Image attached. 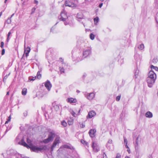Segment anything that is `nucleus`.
I'll list each match as a JSON object with an SVG mask.
<instances>
[{
	"label": "nucleus",
	"mask_w": 158,
	"mask_h": 158,
	"mask_svg": "<svg viewBox=\"0 0 158 158\" xmlns=\"http://www.w3.org/2000/svg\"><path fill=\"white\" fill-rule=\"evenodd\" d=\"M19 144L23 145L28 148H29L31 151L36 152H38L39 151H41L43 150H45L47 148V147L45 146H43L41 148L37 147L35 146H32L30 147L26 143L23 139H22V140L19 142Z\"/></svg>",
	"instance_id": "obj_1"
},
{
	"label": "nucleus",
	"mask_w": 158,
	"mask_h": 158,
	"mask_svg": "<svg viewBox=\"0 0 158 158\" xmlns=\"http://www.w3.org/2000/svg\"><path fill=\"white\" fill-rule=\"evenodd\" d=\"M55 132L54 131L49 132L48 138L44 140V142L47 143L52 140L55 136Z\"/></svg>",
	"instance_id": "obj_2"
},
{
	"label": "nucleus",
	"mask_w": 158,
	"mask_h": 158,
	"mask_svg": "<svg viewBox=\"0 0 158 158\" xmlns=\"http://www.w3.org/2000/svg\"><path fill=\"white\" fill-rule=\"evenodd\" d=\"M156 79L155 78H147V81L149 87L151 88L154 84Z\"/></svg>",
	"instance_id": "obj_3"
},
{
	"label": "nucleus",
	"mask_w": 158,
	"mask_h": 158,
	"mask_svg": "<svg viewBox=\"0 0 158 158\" xmlns=\"http://www.w3.org/2000/svg\"><path fill=\"white\" fill-rule=\"evenodd\" d=\"M92 147L95 152H97L100 150L99 147L97 145L96 142L94 141H92Z\"/></svg>",
	"instance_id": "obj_4"
},
{
	"label": "nucleus",
	"mask_w": 158,
	"mask_h": 158,
	"mask_svg": "<svg viewBox=\"0 0 158 158\" xmlns=\"http://www.w3.org/2000/svg\"><path fill=\"white\" fill-rule=\"evenodd\" d=\"M68 18V16L66 15V13L65 11H64L61 13L60 17L59 18V19L60 20L65 21Z\"/></svg>",
	"instance_id": "obj_5"
},
{
	"label": "nucleus",
	"mask_w": 158,
	"mask_h": 158,
	"mask_svg": "<svg viewBox=\"0 0 158 158\" xmlns=\"http://www.w3.org/2000/svg\"><path fill=\"white\" fill-rule=\"evenodd\" d=\"M148 77L147 78H155L156 79V74L152 70H150L148 74Z\"/></svg>",
	"instance_id": "obj_6"
},
{
	"label": "nucleus",
	"mask_w": 158,
	"mask_h": 158,
	"mask_svg": "<svg viewBox=\"0 0 158 158\" xmlns=\"http://www.w3.org/2000/svg\"><path fill=\"white\" fill-rule=\"evenodd\" d=\"M59 142V139L58 138H56L52 144V145L51 148V150L52 151L53 150L54 148L56 146L57 144Z\"/></svg>",
	"instance_id": "obj_7"
},
{
	"label": "nucleus",
	"mask_w": 158,
	"mask_h": 158,
	"mask_svg": "<svg viewBox=\"0 0 158 158\" xmlns=\"http://www.w3.org/2000/svg\"><path fill=\"white\" fill-rule=\"evenodd\" d=\"M6 153L8 155L13 156L16 155V152L13 149H10L7 151Z\"/></svg>",
	"instance_id": "obj_8"
},
{
	"label": "nucleus",
	"mask_w": 158,
	"mask_h": 158,
	"mask_svg": "<svg viewBox=\"0 0 158 158\" xmlns=\"http://www.w3.org/2000/svg\"><path fill=\"white\" fill-rule=\"evenodd\" d=\"M45 86L47 89L49 91L50 90L51 88L52 87V85L50 83V81L47 80L45 83Z\"/></svg>",
	"instance_id": "obj_9"
},
{
	"label": "nucleus",
	"mask_w": 158,
	"mask_h": 158,
	"mask_svg": "<svg viewBox=\"0 0 158 158\" xmlns=\"http://www.w3.org/2000/svg\"><path fill=\"white\" fill-rule=\"evenodd\" d=\"M96 131V130L95 129L90 130L89 132L90 136L92 138L94 137L95 135Z\"/></svg>",
	"instance_id": "obj_10"
},
{
	"label": "nucleus",
	"mask_w": 158,
	"mask_h": 158,
	"mask_svg": "<svg viewBox=\"0 0 158 158\" xmlns=\"http://www.w3.org/2000/svg\"><path fill=\"white\" fill-rule=\"evenodd\" d=\"M31 49L30 47H27L26 48H25V45H24V54L26 57L28 56L29 53Z\"/></svg>",
	"instance_id": "obj_11"
},
{
	"label": "nucleus",
	"mask_w": 158,
	"mask_h": 158,
	"mask_svg": "<svg viewBox=\"0 0 158 158\" xmlns=\"http://www.w3.org/2000/svg\"><path fill=\"white\" fill-rule=\"evenodd\" d=\"M91 53V51L90 49H86L84 51L83 53V56L84 57H86Z\"/></svg>",
	"instance_id": "obj_12"
},
{
	"label": "nucleus",
	"mask_w": 158,
	"mask_h": 158,
	"mask_svg": "<svg viewBox=\"0 0 158 158\" xmlns=\"http://www.w3.org/2000/svg\"><path fill=\"white\" fill-rule=\"evenodd\" d=\"M83 15L81 12L78 13L77 15V20L81 22V20L83 19Z\"/></svg>",
	"instance_id": "obj_13"
},
{
	"label": "nucleus",
	"mask_w": 158,
	"mask_h": 158,
	"mask_svg": "<svg viewBox=\"0 0 158 158\" xmlns=\"http://www.w3.org/2000/svg\"><path fill=\"white\" fill-rule=\"evenodd\" d=\"M96 114V113L95 111L92 110L89 111L88 113V115L87 116V118H91L93 116H95Z\"/></svg>",
	"instance_id": "obj_14"
},
{
	"label": "nucleus",
	"mask_w": 158,
	"mask_h": 158,
	"mask_svg": "<svg viewBox=\"0 0 158 158\" xmlns=\"http://www.w3.org/2000/svg\"><path fill=\"white\" fill-rule=\"evenodd\" d=\"M134 57L136 60L137 61H140L142 59L141 56L135 52L134 55Z\"/></svg>",
	"instance_id": "obj_15"
},
{
	"label": "nucleus",
	"mask_w": 158,
	"mask_h": 158,
	"mask_svg": "<svg viewBox=\"0 0 158 158\" xmlns=\"http://www.w3.org/2000/svg\"><path fill=\"white\" fill-rule=\"evenodd\" d=\"M65 4L66 6H68L69 7H74L76 6V5L74 4H72L69 2L66 1L65 2Z\"/></svg>",
	"instance_id": "obj_16"
},
{
	"label": "nucleus",
	"mask_w": 158,
	"mask_h": 158,
	"mask_svg": "<svg viewBox=\"0 0 158 158\" xmlns=\"http://www.w3.org/2000/svg\"><path fill=\"white\" fill-rule=\"evenodd\" d=\"M68 102L70 103H76L77 100L76 99H74L73 98H68L67 99Z\"/></svg>",
	"instance_id": "obj_17"
},
{
	"label": "nucleus",
	"mask_w": 158,
	"mask_h": 158,
	"mask_svg": "<svg viewBox=\"0 0 158 158\" xmlns=\"http://www.w3.org/2000/svg\"><path fill=\"white\" fill-rule=\"evenodd\" d=\"M145 116L148 118H152L153 116L152 114L150 111H148L146 113Z\"/></svg>",
	"instance_id": "obj_18"
},
{
	"label": "nucleus",
	"mask_w": 158,
	"mask_h": 158,
	"mask_svg": "<svg viewBox=\"0 0 158 158\" xmlns=\"http://www.w3.org/2000/svg\"><path fill=\"white\" fill-rule=\"evenodd\" d=\"M94 97V94L93 93H91L88 96V99L89 100L92 99Z\"/></svg>",
	"instance_id": "obj_19"
},
{
	"label": "nucleus",
	"mask_w": 158,
	"mask_h": 158,
	"mask_svg": "<svg viewBox=\"0 0 158 158\" xmlns=\"http://www.w3.org/2000/svg\"><path fill=\"white\" fill-rule=\"evenodd\" d=\"M63 147L64 148H65L71 150H74V148L72 146H70L67 145H63Z\"/></svg>",
	"instance_id": "obj_20"
},
{
	"label": "nucleus",
	"mask_w": 158,
	"mask_h": 158,
	"mask_svg": "<svg viewBox=\"0 0 158 158\" xmlns=\"http://www.w3.org/2000/svg\"><path fill=\"white\" fill-rule=\"evenodd\" d=\"M139 70L136 69L135 72V78H137L138 77V76H139Z\"/></svg>",
	"instance_id": "obj_21"
},
{
	"label": "nucleus",
	"mask_w": 158,
	"mask_h": 158,
	"mask_svg": "<svg viewBox=\"0 0 158 158\" xmlns=\"http://www.w3.org/2000/svg\"><path fill=\"white\" fill-rule=\"evenodd\" d=\"M27 92V89L26 88H24L22 91V95H26Z\"/></svg>",
	"instance_id": "obj_22"
},
{
	"label": "nucleus",
	"mask_w": 158,
	"mask_h": 158,
	"mask_svg": "<svg viewBox=\"0 0 158 158\" xmlns=\"http://www.w3.org/2000/svg\"><path fill=\"white\" fill-rule=\"evenodd\" d=\"M36 77H37V78L39 79H40L41 77V74L40 73V71H38L37 73Z\"/></svg>",
	"instance_id": "obj_23"
},
{
	"label": "nucleus",
	"mask_w": 158,
	"mask_h": 158,
	"mask_svg": "<svg viewBox=\"0 0 158 158\" xmlns=\"http://www.w3.org/2000/svg\"><path fill=\"white\" fill-rule=\"evenodd\" d=\"M138 48L140 50H142L144 48V45L143 44H141L138 46Z\"/></svg>",
	"instance_id": "obj_24"
},
{
	"label": "nucleus",
	"mask_w": 158,
	"mask_h": 158,
	"mask_svg": "<svg viewBox=\"0 0 158 158\" xmlns=\"http://www.w3.org/2000/svg\"><path fill=\"white\" fill-rule=\"evenodd\" d=\"M151 69H153L155 70L158 71V67L156 66H155L153 65H151L150 66Z\"/></svg>",
	"instance_id": "obj_25"
},
{
	"label": "nucleus",
	"mask_w": 158,
	"mask_h": 158,
	"mask_svg": "<svg viewBox=\"0 0 158 158\" xmlns=\"http://www.w3.org/2000/svg\"><path fill=\"white\" fill-rule=\"evenodd\" d=\"M99 21V18L98 17H96L94 19V21L95 25H96L97 23H98Z\"/></svg>",
	"instance_id": "obj_26"
},
{
	"label": "nucleus",
	"mask_w": 158,
	"mask_h": 158,
	"mask_svg": "<svg viewBox=\"0 0 158 158\" xmlns=\"http://www.w3.org/2000/svg\"><path fill=\"white\" fill-rule=\"evenodd\" d=\"M90 39L92 40H93L94 39L95 35L92 33L90 34L89 35Z\"/></svg>",
	"instance_id": "obj_27"
},
{
	"label": "nucleus",
	"mask_w": 158,
	"mask_h": 158,
	"mask_svg": "<svg viewBox=\"0 0 158 158\" xmlns=\"http://www.w3.org/2000/svg\"><path fill=\"white\" fill-rule=\"evenodd\" d=\"M36 78V77H30L29 78V80L30 81H33Z\"/></svg>",
	"instance_id": "obj_28"
},
{
	"label": "nucleus",
	"mask_w": 158,
	"mask_h": 158,
	"mask_svg": "<svg viewBox=\"0 0 158 158\" xmlns=\"http://www.w3.org/2000/svg\"><path fill=\"white\" fill-rule=\"evenodd\" d=\"M61 125L64 127H66L67 125V123L64 121H63L61 122Z\"/></svg>",
	"instance_id": "obj_29"
},
{
	"label": "nucleus",
	"mask_w": 158,
	"mask_h": 158,
	"mask_svg": "<svg viewBox=\"0 0 158 158\" xmlns=\"http://www.w3.org/2000/svg\"><path fill=\"white\" fill-rule=\"evenodd\" d=\"M158 61V59L156 58H154L152 60L153 63L154 64L156 63Z\"/></svg>",
	"instance_id": "obj_30"
},
{
	"label": "nucleus",
	"mask_w": 158,
	"mask_h": 158,
	"mask_svg": "<svg viewBox=\"0 0 158 158\" xmlns=\"http://www.w3.org/2000/svg\"><path fill=\"white\" fill-rule=\"evenodd\" d=\"M11 22V20L10 18H8L7 20L6 21V23H7V24H10Z\"/></svg>",
	"instance_id": "obj_31"
},
{
	"label": "nucleus",
	"mask_w": 158,
	"mask_h": 158,
	"mask_svg": "<svg viewBox=\"0 0 158 158\" xmlns=\"http://www.w3.org/2000/svg\"><path fill=\"white\" fill-rule=\"evenodd\" d=\"M73 119H72L71 121L69 120L68 121V123L69 125H71L73 124Z\"/></svg>",
	"instance_id": "obj_32"
},
{
	"label": "nucleus",
	"mask_w": 158,
	"mask_h": 158,
	"mask_svg": "<svg viewBox=\"0 0 158 158\" xmlns=\"http://www.w3.org/2000/svg\"><path fill=\"white\" fill-rule=\"evenodd\" d=\"M121 98V95H118L117 96L116 98V100L117 101H118Z\"/></svg>",
	"instance_id": "obj_33"
},
{
	"label": "nucleus",
	"mask_w": 158,
	"mask_h": 158,
	"mask_svg": "<svg viewBox=\"0 0 158 158\" xmlns=\"http://www.w3.org/2000/svg\"><path fill=\"white\" fill-rule=\"evenodd\" d=\"M72 158H79V155L76 154L75 155L72 156Z\"/></svg>",
	"instance_id": "obj_34"
},
{
	"label": "nucleus",
	"mask_w": 158,
	"mask_h": 158,
	"mask_svg": "<svg viewBox=\"0 0 158 158\" xmlns=\"http://www.w3.org/2000/svg\"><path fill=\"white\" fill-rule=\"evenodd\" d=\"M124 143L125 144H127V139L124 137Z\"/></svg>",
	"instance_id": "obj_35"
},
{
	"label": "nucleus",
	"mask_w": 158,
	"mask_h": 158,
	"mask_svg": "<svg viewBox=\"0 0 158 158\" xmlns=\"http://www.w3.org/2000/svg\"><path fill=\"white\" fill-rule=\"evenodd\" d=\"M121 155L119 153H117L115 158H120Z\"/></svg>",
	"instance_id": "obj_36"
},
{
	"label": "nucleus",
	"mask_w": 158,
	"mask_h": 158,
	"mask_svg": "<svg viewBox=\"0 0 158 158\" xmlns=\"http://www.w3.org/2000/svg\"><path fill=\"white\" fill-rule=\"evenodd\" d=\"M4 45V43L3 42H1V43L0 47L2 48H3Z\"/></svg>",
	"instance_id": "obj_37"
},
{
	"label": "nucleus",
	"mask_w": 158,
	"mask_h": 158,
	"mask_svg": "<svg viewBox=\"0 0 158 158\" xmlns=\"http://www.w3.org/2000/svg\"><path fill=\"white\" fill-rule=\"evenodd\" d=\"M81 142L83 144L86 143V142L83 139L81 140Z\"/></svg>",
	"instance_id": "obj_38"
},
{
	"label": "nucleus",
	"mask_w": 158,
	"mask_h": 158,
	"mask_svg": "<svg viewBox=\"0 0 158 158\" xmlns=\"http://www.w3.org/2000/svg\"><path fill=\"white\" fill-rule=\"evenodd\" d=\"M60 71L61 72L64 73V68H62L60 69Z\"/></svg>",
	"instance_id": "obj_39"
},
{
	"label": "nucleus",
	"mask_w": 158,
	"mask_h": 158,
	"mask_svg": "<svg viewBox=\"0 0 158 158\" xmlns=\"http://www.w3.org/2000/svg\"><path fill=\"white\" fill-rule=\"evenodd\" d=\"M35 9H36V8L35 7L33 8L32 9V10H31L32 12H31V14L35 12Z\"/></svg>",
	"instance_id": "obj_40"
},
{
	"label": "nucleus",
	"mask_w": 158,
	"mask_h": 158,
	"mask_svg": "<svg viewBox=\"0 0 158 158\" xmlns=\"http://www.w3.org/2000/svg\"><path fill=\"white\" fill-rule=\"evenodd\" d=\"M85 125L83 123H82L80 125V127L82 128H84L85 127Z\"/></svg>",
	"instance_id": "obj_41"
},
{
	"label": "nucleus",
	"mask_w": 158,
	"mask_h": 158,
	"mask_svg": "<svg viewBox=\"0 0 158 158\" xmlns=\"http://www.w3.org/2000/svg\"><path fill=\"white\" fill-rule=\"evenodd\" d=\"M5 49H2V52H1L2 55H3L5 53Z\"/></svg>",
	"instance_id": "obj_42"
},
{
	"label": "nucleus",
	"mask_w": 158,
	"mask_h": 158,
	"mask_svg": "<svg viewBox=\"0 0 158 158\" xmlns=\"http://www.w3.org/2000/svg\"><path fill=\"white\" fill-rule=\"evenodd\" d=\"M71 114L74 117H75V113L72 110L71 112Z\"/></svg>",
	"instance_id": "obj_43"
},
{
	"label": "nucleus",
	"mask_w": 158,
	"mask_h": 158,
	"mask_svg": "<svg viewBox=\"0 0 158 158\" xmlns=\"http://www.w3.org/2000/svg\"><path fill=\"white\" fill-rule=\"evenodd\" d=\"M103 158H107L106 155L104 152L103 153Z\"/></svg>",
	"instance_id": "obj_44"
},
{
	"label": "nucleus",
	"mask_w": 158,
	"mask_h": 158,
	"mask_svg": "<svg viewBox=\"0 0 158 158\" xmlns=\"http://www.w3.org/2000/svg\"><path fill=\"white\" fill-rule=\"evenodd\" d=\"M34 3L36 4L37 5L38 3V1L36 0H34Z\"/></svg>",
	"instance_id": "obj_45"
},
{
	"label": "nucleus",
	"mask_w": 158,
	"mask_h": 158,
	"mask_svg": "<svg viewBox=\"0 0 158 158\" xmlns=\"http://www.w3.org/2000/svg\"><path fill=\"white\" fill-rule=\"evenodd\" d=\"M11 34V32L10 31L8 33V34L7 35V37H8V38H9V36H10Z\"/></svg>",
	"instance_id": "obj_46"
},
{
	"label": "nucleus",
	"mask_w": 158,
	"mask_h": 158,
	"mask_svg": "<svg viewBox=\"0 0 158 158\" xmlns=\"http://www.w3.org/2000/svg\"><path fill=\"white\" fill-rule=\"evenodd\" d=\"M112 142V140L111 139H109L108 141V143H111Z\"/></svg>",
	"instance_id": "obj_47"
},
{
	"label": "nucleus",
	"mask_w": 158,
	"mask_h": 158,
	"mask_svg": "<svg viewBox=\"0 0 158 158\" xmlns=\"http://www.w3.org/2000/svg\"><path fill=\"white\" fill-rule=\"evenodd\" d=\"M27 143H29L31 142L30 140V139H29L28 138H27Z\"/></svg>",
	"instance_id": "obj_48"
},
{
	"label": "nucleus",
	"mask_w": 158,
	"mask_h": 158,
	"mask_svg": "<svg viewBox=\"0 0 158 158\" xmlns=\"http://www.w3.org/2000/svg\"><path fill=\"white\" fill-rule=\"evenodd\" d=\"M64 24L65 25H66L69 24L68 23H67V22L65 21H64Z\"/></svg>",
	"instance_id": "obj_49"
},
{
	"label": "nucleus",
	"mask_w": 158,
	"mask_h": 158,
	"mask_svg": "<svg viewBox=\"0 0 158 158\" xmlns=\"http://www.w3.org/2000/svg\"><path fill=\"white\" fill-rule=\"evenodd\" d=\"M127 152H128V153H130L131 152H130V149L129 148L127 149Z\"/></svg>",
	"instance_id": "obj_50"
},
{
	"label": "nucleus",
	"mask_w": 158,
	"mask_h": 158,
	"mask_svg": "<svg viewBox=\"0 0 158 158\" xmlns=\"http://www.w3.org/2000/svg\"><path fill=\"white\" fill-rule=\"evenodd\" d=\"M102 5H103L102 3H101L99 5V7L100 8H101L102 7Z\"/></svg>",
	"instance_id": "obj_51"
},
{
	"label": "nucleus",
	"mask_w": 158,
	"mask_h": 158,
	"mask_svg": "<svg viewBox=\"0 0 158 158\" xmlns=\"http://www.w3.org/2000/svg\"><path fill=\"white\" fill-rule=\"evenodd\" d=\"M10 119H11V117H10V116H9L8 118V119H7V120L9 122V121H10Z\"/></svg>",
	"instance_id": "obj_52"
},
{
	"label": "nucleus",
	"mask_w": 158,
	"mask_h": 158,
	"mask_svg": "<svg viewBox=\"0 0 158 158\" xmlns=\"http://www.w3.org/2000/svg\"><path fill=\"white\" fill-rule=\"evenodd\" d=\"M24 116H27V112H24Z\"/></svg>",
	"instance_id": "obj_53"
},
{
	"label": "nucleus",
	"mask_w": 158,
	"mask_h": 158,
	"mask_svg": "<svg viewBox=\"0 0 158 158\" xmlns=\"http://www.w3.org/2000/svg\"><path fill=\"white\" fill-rule=\"evenodd\" d=\"M125 147L126 148H127V149L129 148V147L127 145V144H125Z\"/></svg>",
	"instance_id": "obj_54"
},
{
	"label": "nucleus",
	"mask_w": 158,
	"mask_h": 158,
	"mask_svg": "<svg viewBox=\"0 0 158 158\" xmlns=\"http://www.w3.org/2000/svg\"><path fill=\"white\" fill-rule=\"evenodd\" d=\"M138 138H137L136 139V144L137 145H138V142L137 141V140H138Z\"/></svg>",
	"instance_id": "obj_55"
},
{
	"label": "nucleus",
	"mask_w": 158,
	"mask_h": 158,
	"mask_svg": "<svg viewBox=\"0 0 158 158\" xmlns=\"http://www.w3.org/2000/svg\"><path fill=\"white\" fill-rule=\"evenodd\" d=\"M156 22L158 23V19L157 18V17H156Z\"/></svg>",
	"instance_id": "obj_56"
},
{
	"label": "nucleus",
	"mask_w": 158,
	"mask_h": 158,
	"mask_svg": "<svg viewBox=\"0 0 158 158\" xmlns=\"http://www.w3.org/2000/svg\"><path fill=\"white\" fill-rule=\"evenodd\" d=\"M9 38H8V37H7V39H6V41L7 42H8L9 41Z\"/></svg>",
	"instance_id": "obj_57"
},
{
	"label": "nucleus",
	"mask_w": 158,
	"mask_h": 158,
	"mask_svg": "<svg viewBox=\"0 0 158 158\" xmlns=\"http://www.w3.org/2000/svg\"><path fill=\"white\" fill-rule=\"evenodd\" d=\"M56 107H57L58 108L57 110H58L59 109V107L58 105H56Z\"/></svg>",
	"instance_id": "obj_58"
},
{
	"label": "nucleus",
	"mask_w": 158,
	"mask_h": 158,
	"mask_svg": "<svg viewBox=\"0 0 158 158\" xmlns=\"http://www.w3.org/2000/svg\"><path fill=\"white\" fill-rule=\"evenodd\" d=\"M8 131V129H7L6 130V131L5 132L4 135H5L6 133Z\"/></svg>",
	"instance_id": "obj_59"
},
{
	"label": "nucleus",
	"mask_w": 158,
	"mask_h": 158,
	"mask_svg": "<svg viewBox=\"0 0 158 158\" xmlns=\"http://www.w3.org/2000/svg\"><path fill=\"white\" fill-rule=\"evenodd\" d=\"M14 15V14H13L11 16V17L10 18V19L11 18H12Z\"/></svg>",
	"instance_id": "obj_60"
},
{
	"label": "nucleus",
	"mask_w": 158,
	"mask_h": 158,
	"mask_svg": "<svg viewBox=\"0 0 158 158\" xmlns=\"http://www.w3.org/2000/svg\"><path fill=\"white\" fill-rule=\"evenodd\" d=\"M8 122L9 121L8 120L6 121L5 124H6L7 123H8Z\"/></svg>",
	"instance_id": "obj_61"
},
{
	"label": "nucleus",
	"mask_w": 158,
	"mask_h": 158,
	"mask_svg": "<svg viewBox=\"0 0 158 158\" xmlns=\"http://www.w3.org/2000/svg\"><path fill=\"white\" fill-rule=\"evenodd\" d=\"M9 92H7L6 93V95H9Z\"/></svg>",
	"instance_id": "obj_62"
},
{
	"label": "nucleus",
	"mask_w": 158,
	"mask_h": 158,
	"mask_svg": "<svg viewBox=\"0 0 158 158\" xmlns=\"http://www.w3.org/2000/svg\"><path fill=\"white\" fill-rule=\"evenodd\" d=\"M2 12H0V16H1L2 15Z\"/></svg>",
	"instance_id": "obj_63"
},
{
	"label": "nucleus",
	"mask_w": 158,
	"mask_h": 158,
	"mask_svg": "<svg viewBox=\"0 0 158 158\" xmlns=\"http://www.w3.org/2000/svg\"><path fill=\"white\" fill-rule=\"evenodd\" d=\"M125 158H130L128 156H126V157H125Z\"/></svg>",
	"instance_id": "obj_64"
}]
</instances>
